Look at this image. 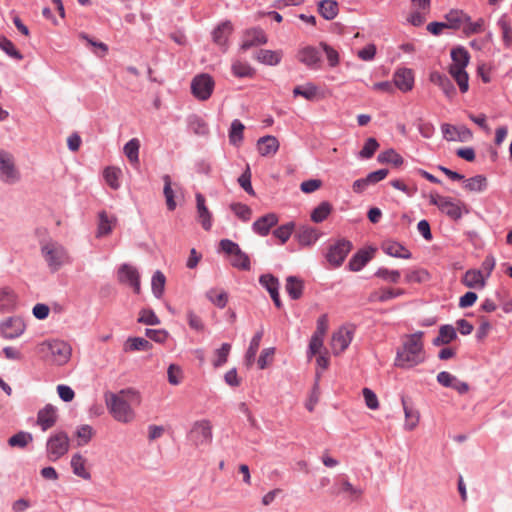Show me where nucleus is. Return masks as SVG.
Returning <instances> with one entry per match:
<instances>
[{
	"label": "nucleus",
	"mask_w": 512,
	"mask_h": 512,
	"mask_svg": "<svg viewBox=\"0 0 512 512\" xmlns=\"http://www.w3.org/2000/svg\"><path fill=\"white\" fill-rule=\"evenodd\" d=\"M297 59L310 69H317L321 63V55L313 46H306L298 50Z\"/></svg>",
	"instance_id": "f3484780"
},
{
	"label": "nucleus",
	"mask_w": 512,
	"mask_h": 512,
	"mask_svg": "<svg viewBox=\"0 0 512 512\" xmlns=\"http://www.w3.org/2000/svg\"><path fill=\"white\" fill-rule=\"evenodd\" d=\"M0 48L10 57L16 59V60H22L23 55L15 48L12 41H10L8 38L2 36L0 37Z\"/></svg>",
	"instance_id": "5fc2aeb1"
},
{
	"label": "nucleus",
	"mask_w": 512,
	"mask_h": 512,
	"mask_svg": "<svg viewBox=\"0 0 512 512\" xmlns=\"http://www.w3.org/2000/svg\"><path fill=\"white\" fill-rule=\"evenodd\" d=\"M189 129L198 136H205L209 132L207 123L197 116L190 118Z\"/></svg>",
	"instance_id": "49530a36"
},
{
	"label": "nucleus",
	"mask_w": 512,
	"mask_h": 512,
	"mask_svg": "<svg viewBox=\"0 0 512 512\" xmlns=\"http://www.w3.org/2000/svg\"><path fill=\"white\" fill-rule=\"evenodd\" d=\"M382 250L389 256L403 259H410V251L402 244L395 241H386L382 244Z\"/></svg>",
	"instance_id": "cd10ccee"
},
{
	"label": "nucleus",
	"mask_w": 512,
	"mask_h": 512,
	"mask_svg": "<svg viewBox=\"0 0 512 512\" xmlns=\"http://www.w3.org/2000/svg\"><path fill=\"white\" fill-rule=\"evenodd\" d=\"M118 280L120 283L130 286L136 294L140 293V275L135 267L123 264L118 270Z\"/></svg>",
	"instance_id": "4468645a"
},
{
	"label": "nucleus",
	"mask_w": 512,
	"mask_h": 512,
	"mask_svg": "<svg viewBox=\"0 0 512 512\" xmlns=\"http://www.w3.org/2000/svg\"><path fill=\"white\" fill-rule=\"evenodd\" d=\"M456 330L451 325H443L439 329L438 336L433 340V345L441 346L446 345L456 339Z\"/></svg>",
	"instance_id": "7c9ffc66"
},
{
	"label": "nucleus",
	"mask_w": 512,
	"mask_h": 512,
	"mask_svg": "<svg viewBox=\"0 0 512 512\" xmlns=\"http://www.w3.org/2000/svg\"><path fill=\"white\" fill-rule=\"evenodd\" d=\"M262 337H263L262 330L258 331L253 336V338L250 342L249 348L245 354V364L247 367H251L253 365Z\"/></svg>",
	"instance_id": "72a5a7b5"
},
{
	"label": "nucleus",
	"mask_w": 512,
	"mask_h": 512,
	"mask_svg": "<svg viewBox=\"0 0 512 512\" xmlns=\"http://www.w3.org/2000/svg\"><path fill=\"white\" fill-rule=\"evenodd\" d=\"M113 229V221L110 220L105 212L99 215V225L97 230V237L106 236L111 233Z\"/></svg>",
	"instance_id": "864d4df0"
},
{
	"label": "nucleus",
	"mask_w": 512,
	"mask_h": 512,
	"mask_svg": "<svg viewBox=\"0 0 512 512\" xmlns=\"http://www.w3.org/2000/svg\"><path fill=\"white\" fill-rule=\"evenodd\" d=\"M166 278L161 271H156L152 277L151 287L155 297L160 298L164 292Z\"/></svg>",
	"instance_id": "de8ad7c7"
},
{
	"label": "nucleus",
	"mask_w": 512,
	"mask_h": 512,
	"mask_svg": "<svg viewBox=\"0 0 512 512\" xmlns=\"http://www.w3.org/2000/svg\"><path fill=\"white\" fill-rule=\"evenodd\" d=\"M353 329L347 326L340 327L332 335L331 349L334 355L341 354L351 343Z\"/></svg>",
	"instance_id": "f8f14e48"
},
{
	"label": "nucleus",
	"mask_w": 512,
	"mask_h": 512,
	"mask_svg": "<svg viewBox=\"0 0 512 512\" xmlns=\"http://www.w3.org/2000/svg\"><path fill=\"white\" fill-rule=\"evenodd\" d=\"M188 438L195 447L207 446L212 442V424L208 420L196 421L189 434Z\"/></svg>",
	"instance_id": "0eeeda50"
},
{
	"label": "nucleus",
	"mask_w": 512,
	"mask_h": 512,
	"mask_svg": "<svg viewBox=\"0 0 512 512\" xmlns=\"http://www.w3.org/2000/svg\"><path fill=\"white\" fill-rule=\"evenodd\" d=\"M452 63L448 67V72L457 83L459 90L466 93L469 90V76L466 67L470 61L468 51L463 47H456L451 50Z\"/></svg>",
	"instance_id": "20e7f679"
},
{
	"label": "nucleus",
	"mask_w": 512,
	"mask_h": 512,
	"mask_svg": "<svg viewBox=\"0 0 512 512\" xmlns=\"http://www.w3.org/2000/svg\"><path fill=\"white\" fill-rule=\"evenodd\" d=\"M230 350L231 345L228 343H224L219 349L215 351V359L213 361L214 367H220L227 362Z\"/></svg>",
	"instance_id": "052dcab7"
},
{
	"label": "nucleus",
	"mask_w": 512,
	"mask_h": 512,
	"mask_svg": "<svg viewBox=\"0 0 512 512\" xmlns=\"http://www.w3.org/2000/svg\"><path fill=\"white\" fill-rule=\"evenodd\" d=\"M69 447L70 440L65 432H58L50 436L46 446L49 460L57 461L69 451Z\"/></svg>",
	"instance_id": "1a4fd4ad"
},
{
	"label": "nucleus",
	"mask_w": 512,
	"mask_h": 512,
	"mask_svg": "<svg viewBox=\"0 0 512 512\" xmlns=\"http://www.w3.org/2000/svg\"><path fill=\"white\" fill-rule=\"evenodd\" d=\"M138 321L146 325L160 324L159 318L151 309H143L140 311Z\"/></svg>",
	"instance_id": "774afa93"
},
{
	"label": "nucleus",
	"mask_w": 512,
	"mask_h": 512,
	"mask_svg": "<svg viewBox=\"0 0 512 512\" xmlns=\"http://www.w3.org/2000/svg\"><path fill=\"white\" fill-rule=\"evenodd\" d=\"M423 336L424 332L418 331L403 337L395 358L397 367L409 369L425 361Z\"/></svg>",
	"instance_id": "f03ea898"
},
{
	"label": "nucleus",
	"mask_w": 512,
	"mask_h": 512,
	"mask_svg": "<svg viewBox=\"0 0 512 512\" xmlns=\"http://www.w3.org/2000/svg\"><path fill=\"white\" fill-rule=\"evenodd\" d=\"M297 238L302 246H311L319 238L317 229L311 226H301L297 232Z\"/></svg>",
	"instance_id": "c756f323"
},
{
	"label": "nucleus",
	"mask_w": 512,
	"mask_h": 512,
	"mask_svg": "<svg viewBox=\"0 0 512 512\" xmlns=\"http://www.w3.org/2000/svg\"><path fill=\"white\" fill-rule=\"evenodd\" d=\"M244 129V125L238 119H235L231 123V127L229 130V140L231 144L238 145L242 141Z\"/></svg>",
	"instance_id": "c03bdc74"
},
{
	"label": "nucleus",
	"mask_w": 512,
	"mask_h": 512,
	"mask_svg": "<svg viewBox=\"0 0 512 512\" xmlns=\"http://www.w3.org/2000/svg\"><path fill=\"white\" fill-rule=\"evenodd\" d=\"M370 258L367 252H358L350 259L348 267L351 271H359L366 265Z\"/></svg>",
	"instance_id": "09e8293b"
},
{
	"label": "nucleus",
	"mask_w": 512,
	"mask_h": 512,
	"mask_svg": "<svg viewBox=\"0 0 512 512\" xmlns=\"http://www.w3.org/2000/svg\"><path fill=\"white\" fill-rule=\"evenodd\" d=\"M430 279L428 271L425 269H416L406 273L405 281L407 283H423Z\"/></svg>",
	"instance_id": "603ef678"
},
{
	"label": "nucleus",
	"mask_w": 512,
	"mask_h": 512,
	"mask_svg": "<svg viewBox=\"0 0 512 512\" xmlns=\"http://www.w3.org/2000/svg\"><path fill=\"white\" fill-rule=\"evenodd\" d=\"M402 406L405 414L404 428L408 431H412L419 424L420 414L418 410L414 409L411 405L407 403L405 397H402Z\"/></svg>",
	"instance_id": "393cba45"
},
{
	"label": "nucleus",
	"mask_w": 512,
	"mask_h": 512,
	"mask_svg": "<svg viewBox=\"0 0 512 512\" xmlns=\"http://www.w3.org/2000/svg\"><path fill=\"white\" fill-rule=\"evenodd\" d=\"M232 31V26L229 22L220 24L213 32V40L218 45H225Z\"/></svg>",
	"instance_id": "4c0bfd02"
},
{
	"label": "nucleus",
	"mask_w": 512,
	"mask_h": 512,
	"mask_svg": "<svg viewBox=\"0 0 512 512\" xmlns=\"http://www.w3.org/2000/svg\"><path fill=\"white\" fill-rule=\"evenodd\" d=\"M232 72L236 77H252L254 69L247 63L237 61L232 65Z\"/></svg>",
	"instance_id": "4d7b16f0"
},
{
	"label": "nucleus",
	"mask_w": 512,
	"mask_h": 512,
	"mask_svg": "<svg viewBox=\"0 0 512 512\" xmlns=\"http://www.w3.org/2000/svg\"><path fill=\"white\" fill-rule=\"evenodd\" d=\"M121 175L122 171L117 167L111 166L104 170V179L112 189H118L120 187L119 178Z\"/></svg>",
	"instance_id": "ea45409f"
},
{
	"label": "nucleus",
	"mask_w": 512,
	"mask_h": 512,
	"mask_svg": "<svg viewBox=\"0 0 512 512\" xmlns=\"http://www.w3.org/2000/svg\"><path fill=\"white\" fill-rule=\"evenodd\" d=\"M36 351L43 360L55 365H64L70 360L72 348L63 340L51 339L39 343Z\"/></svg>",
	"instance_id": "7ed1b4c3"
},
{
	"label": "nucleus",
	"mask_w": 512,
	"mask_h": 512,
	"mask_svg": "<svg viewBox=\"0 0 512 512\" xmlns=\"http://www.w3.org/2000/svg\"><path fill=\"white\" fill-rule=\"evenodd\" d=\"M484 19L479 18L477 21L472 22L471 19L464 24L463 32L467 35L479 34L484 31Z\"/></svg>",
	"instance_id": "13d9d810"
},
{
	"label": "nucleus",
	"mask_w": 512,
	"mask_h": 512,
	"mask_svg": "<svg viewBox=\"0 0 512 512\" xmlns=\"http://www.w3.org/2000/svg\"><path fill=\"white\" fill-rule=\"evenodd\" d=\"M377 160L379 163H382V164L383 163H391L395 166H400L403 164L402 156L400 154H398L393 149H388V150L381 152L378 155Z\"/></svg>",
	"instance_id": "79ce46f5"
},
{
	"label": "nucleus",
	"mask_w": 512,
	"mask_h": 512,
	"mask_svg": "<svg viewBox=\"0 0 512 512\" xmlns=\"http://www.w3.org/2000/svg\"><path fill=\"white\" fill-rule=\"evenodd\" d=\"M257 148L262 156L274 155L279 149V142L274 136H264L258 140Z\"/></svg>",
	"instance_id": "bb28decb"
},
{
	"label": "nucleus",
	"mask_w": 512,
	"mask_h": 512,
	"mask_svg": "<svg viewBox=\"0 0 512 512\" xmlns=\"http://www.w3.org/2000/svg\"><path fill=\"white\" fill-rule=\"evenodd\" d=\"M487 180L482 175H476L464 180V188L470 192H482L486 189Z\"/></svg>",
	"instance_id": "e433bc0d"
},
{
	"label": "nucleus",
	"mask_w": 512,
	"mask_h": 512,
	"mask_svg": "<svg viewBox=\"0 0 512 512\" xmlns=\"http://www.w3.org/2000/svg\"><path fill=\"white\" fill-rule=\"evenodd\" d=\"M379 147V143L375 138H368L364 147L359 152V156L363 159L371 158Z\"/></svg>",
	"instance_id": "e2e57ef3"
},
{
	"label": "nucleus",
	"mask_w": 512,
	"mask_h": 512,
	"mask_svg": "<svg viewBox=\"0 0 512 512\" xmlns=\"http://www.w3.org/2000/svg\"><path fill=\"white\" fill-rule=\"evenodd\" d=\"M163 181H164V189H163V193H164V196H165V199H166V205H167V208L170 210V211H173L175 208H176V202L174 200V192L171 188V178L169 175H164L163 176Z\"/></svg>",
	"instance_id": "3c124183"
},
{
	"label": "nucleus",
	"mask_w": 512,
	"mask_h": 512,
	"mask_svg": "<svg viewBox=\"0 0 512 512\" xmlns=\"http://www.w3.org/2000/svg\"><path fill=\"white\" fill-rule=\"evenodd\" d=\"M42 255L53 271H57L61 266L70 262V257L64 246L58 242L49 241L41 247Z\"/></svg>",
	"instance_id": "39448f33"
},
{
	"label": "nucleus",
	"mask_w": 512,
	"mask_h": 512,
	"mask_svg": "<svg viewBox=\"0 0 512 512\" xmlns=\"http://www.w3.org/2000/svg\"><path fill=\"white\" fill-rule=\"evenodd\" d=\"M26 329L24 321L20 317H9L0 323V334L6 339H14L21 336Z\"/></svg>",
	"instance_id": "ddd939ff"
},
{
	"label": "nucleus",
	"mask_w": 512,
	"mask_h": 512,
	"mask_svg": "<svg viewBox=\"0 0 512 512\" xmlns=\"http://www.w3.org/2000/svg\"><path fill=\"white\" fill-rule=\"evenodd\" d=\"M151 343L140 337L129 338L125 343V351H146L151 349Z\"/></svg>",
	"instance_id": "a19ab883"
},
{
	"label": "nucleus",
	"mask_w": 512,
	"mask_h": 512,
	"mask_svg": "<svg viewBox=\"0 0 512 512\" xmlns=\"http://www.w3.org/2000/svg\"><path fill=\"white\" fill-rule=\"evenodd\" d=\"M220 248L223 252L231 256V265L241 270L250 269V259L246 253H244L239 245L229 239H223L220 241Z\"/></svg>",
	"instance_id": "6e6552de"
},
{
	"label": "nucleus",
	"mask_w": 512,
	"mask_h": 512,
	"mask_svg": "<svg viewBox=\"0 0 512 512\" xmlns=\"http://www.w3.org/2000/svg\"><path fill=\"white\" fill-rule=\"evenodd\" d=\"M267 42V37L261 29H250L247 30L243 36L241 49L248 50L251 47L259 46Z\"/></svg>",
	"instance_id": "aec40b11"
},
{
	"label": "nucleus",
	"mask_w": 512,
	"mask_h": 512,
	"mask_svg": "<svg viewBox=\"0 0 512 512\" xmlns=\"http://www.w3.org/2000/svg\"><path fill=\"white\" fill-rule=\"evenodd\" d=\"M105 403L112 417L121 423H131L135 419L133 405L141 403L140 393L133 389H122L117 393L106 392L104 395Z\"/></svg>",
	"instance_id": "f257e3e1"
},
{
	"label": "nucleus",
	"mask_w": 512,
	"mask_h": 512,
	"mask_svg": "<svg viewBox=\"0 0 512 512\" xmlns=\"http://www.w3.org/2000/svg\"><path fill=\"white\" fill-rule=\"evenodd\" d=\"M332 206L329 202L320 203L311 213V220L315 223L323 222L331 213Z\"/></svg>",
	"instance_id": "58836bf2"
},
{
	"label": "nucleus",
	"mask_w": 512,
	"mask_h": 512,
	"mask_svg": "<svg viewBox=\"0 0 512 512\" xmlns=\"http://www.w3.org/2000/svg\"><path fill=\"white\" fill-rule=\"evenodd\" d=\"M375 276L378 278L383 279L384 281L390 282V283H398L400 280V272L398 270H389L387 268H379Z\"/></svg>",
	"instance_id": "bf43d9fd"
},
{
	"label": "nucleus",
	"mask_w": 512,
	"mask_h": 512,
	"mask_svg": "<svg viewBox=\"0 0 512 512\" xmlns=\"http://www.w3.org/2000/svg\"><path fill=\"white\" fill-rule=\"evenodd\" d=\"M196 206L198 219L202 225V227L208 231L212 226V215L205 204V198L202 194H196Z\"/></svg>",
	"instance_id": "4be33fe9"
},
{
	"label": "nucleus",
	"mask_w": 512,
	"mask_h": 512,
	"mask_svg": "<svg viewBox=\"0 0 512 512\" xmlns=\"http://www.w3.org/2000/svg\"><path fill=\"white\" fill-rule=\"evenodd\" d=\"M140 142L137 138L129 140L123 148L125 156L132 165H139Z\"/></svg>",
	"instance_id": "473e14b6"
},
{
	"label": "nucleus",
	"mask_w": 512,
	"mask_h": 512,
	"mask_svg": "<svg viewBox=\"0 0 512 512\" xmlns=\"http://www.w3.org/2000/svg\"><path fill=\"white\" fill-rule=\"evenodd\" d=\"M78 438V446L86 445L93 436V429L89 425H82L77 429L76 432Z\"/></svg>",
	"instance_id": "69168bd1"
},
{
	"label": "nucleus",
	"mask_w": 512,
	"mask_h": 512,
	"mask_svg": "<svg viewBox=\"0 0 512 512\" xmlns=\"http://www.w3.org/2000/svg\"><path fill=\"white\" fill-rule=\"evenodd\" d=\"M255 58L266 65H277L282 59L281 51L260 49L256 52Z\"/></svg>",
	"instance_id": "2f4dec72"
},
{
	"label": "nucleus",
	"mask_w": 512,
	"mask_h": 512,
	"mask_svg": "<svg viewBox=\"0 0 512 512\" xmlns=\"http://www.w3.org/2000/svg\"><path fill=\"white\" fill-rule=\"evenodd\" d=\"M470 20V16L462 10H451L445 15V25L450 29H459Z\"/></svg>",
	"instance_id": "a878e982"
},
{
	"label": "nucleus",
	"mask_w": 512,
	"mask_h": 512,
	"mask_svg": "<svg viewBox=\"0 0 512 512\" xmlns=\"http://www.w3.org/2000/svg\"><path fill=\"white\" fill-rule=\"evenodd\" d=\"M429 198L432 205L437 206L442 213L451 219L458 220L462 217V207H464V204L461 201H456L437 193L431 194Z\"/></svg>",
	"instance_id": "423d86ee"
},
{
	"label": "nucleus",
	"mask_w": 512,
	"mask_h": 512,
	"mask_svg": "<svg viewBox=\"0 0 512 512\" xmlns=\"http://www.w3.org/2000/svg\"><path fill=\"white\" fill-rule=\"evenodd\" d=\"M230 208L235 213V215L242 221H248L252 216L251 208L245 204L233 203L230 205Z\"/></svg>",
	"instance_id": "680f3d73"
},
{
	"label": "nucleus",
	"mask_w": 512,
	"mask_h": 512,
	"mask_svg": "<svg viewBox=\"0 0 512 512\" xmlns=\"http://www.w3.org/2000/svg\"><path fill=\"white\" fill-rule=\"evenodd\" d=\"M393 299L392 288H381L370 293L368 300L374 302H386Z\"/></svg>",
	"instance_id": "6e6d98bb"
},
{
	"label": "nucleus",
	"mask_w": 512,
	"mask_h": 512,
	"mask_svg": "<svg viewBox=\"0 0 512 512\" xmlns=\"http://www.w3.org/2000/svg\"><path fill=\"white\" fill-rule=\"evenodd\" d=\"M277 223L278 216L275 213H268L253 223V230L261 236H266Z\"/></svg>",
	"instance_id": "412c9836"
},
{
	"label": "nucleus",
	"mask_w": 512,
	"mask_h": 512,
	"mask_svg": "<svg viewBox=\"0 0 512 512\" xmlns=\"http://www.w3.org/2000/svg\"><path fill=\"white\" fill-rule=\"evenodd\" d=\"M207 298L217 307L224 308L228 301V295L225 291L219 289H210L206 293Z\"/></svg>",
	"instance_id": "37998d69"
},
{
	"label": "nucleus",
	"mask_w": 512,
	"mask_h": 512,
	"mask_svg": "<svg viewBox=\"0 0 512 512\" xmlns=\"http://www.w3.org/2000/svg\"><path fill=\"white\" fill-rule=\"evenodd\" d=\"M294 229V224L292 222L287 223L278 227L274 230V236L280 240L281 244H284L291 236Z\"/></svg>",
	"instance_id": "0e129e2a"
},
{
	"label": "nucleus",
	"mask_w": 512,
	"mask_h": 512,
	"mask_svg": "<svg viewBox=\"0 0 512 512\" xmlns=\"http://www.w3.org/2000/svg\"><path fill=\"white\" fill-rule=\"evenodd\" d=\"M462 283L468 288L482 289L486 285V279L483 271L477 269H470L465 272Z\"/></svg>",
	"instance_id": "5701e85b"
},
{
	"label": "nucleus",
	"mask_w": 512,
	"mask_h": 512,
	"mask_svg": "<svg viewBox=\"0 0 512 512\" xmlns=\"http://www.w3.org/2000/svg\"><path fill=\"white\" fill-rule=\"evenodd\" d=\"M167 376H168V382L171 385H178L181 383L182 378H183L182 369L176 364H171L168 367Z\"/></svg>",
	"instance_id": "338daca9"
},
{
	"label": "nucleus",
	"mask_w": 512,
	"mask_h": 512,
	"mask_svg": "<svg viewBox=\"0 0 512 512\" xmlns=\"http://www.w3.org/2000/svg\"><path fill=\"white\" fill-rule=\"evenodd\" d=\"M444 139L447 141L467 142L472 138V132L466 126H455L448 123L441 125Z\"/></svg>",
	"instance_id": "2eb2a0df"
},
{
	"label": "nucleus",
	"mask_w": 512,
	"mask_h": 512,
	"mask_svg": "<svg viewBox=\"0 0 512 512\" xmlns=\"http://www.w3.org/2000/svg\"><path fill=\"white\" fill-rule=\"evenodd\" d=\"M0 180L6 184H15L20 180L14 157L5 150H0Z\"/></svg>",
	"instance_id": "9d476101"
},
{
	"label": "nucleus",
	"mask_w": 512,
	"mask_h": 512,
	"mask_svg": "<svg viewBox=\"0 0 512 512\" xmlns=\"http://www.w3.org/2000/svg\"><path fill=\"white\" fill-rule=\"evenodd\" d=\"M293 95L295 97L302 96L307 100H313L317 95V87L311 83H307L304 86H296L293 89Z\"/></svg>",
	"instance_id": "8fccbe9b"
},
{
	"label": "nucleus",
	"mask_w": 512,
	"mask_h": 512,
	"mask_svg": "<svg viewBox=\"0 0 512 512\" xmlns=\"http://www.w3.org/2000/svg\"><path fill=\"white\" fill-rule=\"evenodd\" d=\"M351 250V243L346 240L332 245L326 254L327 261L334 267H339Z\"/></svg>",
	"instance_id": "dca6fc26"
},
{
	"label": "nucleus",
	"mask_w": 512,
	"mask_h": 512,
	"mask_svg": "<svg viewBox=\"0 0 512 512\" xmlns=\"http://www.w3.org/2000/svg\"><path fill=\"white\" fill-rule=\"evenodd\" d=\"M393 85L402 92H409L414 86V73L408 68H399L393 75Z\"/></svg>",
	"instance_id": "a211bd4d"
},
{
	"label": "nucleus",
	"mask_w": 512,
	"mask_h": 512,
	"mask_svg": "<svg viewBox=\"0 0 512 512\" xmlns=\"http://www.w3.org/2000/svg\"><path fill=\"white\" fill-rule=\"evenodd\" d=\"M86 458L80 453H75L71 458V468L73 473L85 480H89L91 478L90 472L86 469Z\"/></svg>",
	"instance_id": "c85d7f7f"
},
{
	"label": "nucleus",
	"mask_w": 512,
	"mask_h": 512,
	"mask_svg": "<svg viewBox=\"0 0 512 512\" xmlns=\"http://www.w3.org/2000/svg\"><path fill=\"white\" fill-rule=\"evenodd\" d=\"M303 281L296 276H289L286 279V291L292 299H299L303 293Z\"/></svg>",
	"instance_id": "f704fd0d"
},
{
	"label": "nucleus",
	"mask_w": 512,
	"mask_h": 512,
	"mask_svg": "<svg viewBox=\"0 0 512 512\" xmlns=\"http://www.w3.org/2000/svg\"><path fill=\"white\" fill-rule=\"evenodd\" d=\"M32 440H33V436L30 433L24 432V431H20V432L16 433L15 435H13L12 437L9 438L8 444L11 447L24 448L30 442H32Z\"/></svg>",
	"instance_id": "a18cd8bd"
},
{
	"label": "nucleus",
	"mask_w": 512,
	"mask_h": 512,
	"mask_svg": "<svg viewBox=\"0 0 512 512\" xmlns=\"http://www.w3.org/2000/svg\"><path fill=\"white\" fill-rule=\"evenodd\" d=\"M57 421V409L51 405L47 404L44 408L39 410L37 415V424L41 427L43 431L48 430L53 427Z\"/></svg>",
	"instance_id": "6ab92c4d"
},
{
	"label": "nucleus",
	"mask_w": 512,
	"mask_h": 512,
	"mask_svg": "<svg viewBox=\"0 0 512 512\" xmlns=\"http://www.w3.org/2000/svg\"><path fill=\"white\" fill-rule=\"evenodd\" d=\"M215 82L209 74H199L191 82V92L195 98L205 101L210 98Z\"/></svg>",
	"instance_id": "9b49d317"
},
{
	"label": "nucleus",
	"mask_w": 512,
	"mask_h": 512,
	"mask_svg": "<svg viewBox=\"0 0 512 512\" xmlns=\"http://www.w3.org/2000/svg\"><path fill=\"white\" fill-rule=\"evenodd\" d=\"M318 10L325 19L332 20L338 14V4L332 0H323L319 3Z\"/></svg>",
	"instance_id": "c9c22d12"
},
{
	"label": "nucleus",
	"mask_w": 512,
	"mask_h": 512,
	"mask_svg": "<svg viewBox=\"0 0 512 512\" xmlns=\"http://www.w3.org/2000/svg\"><path fill=\"white\" fill-rule=\"evenodd\" d=\"M17 305V295L9 287L0 288V311L10 312Z\"/></svg>",
	"instance_id": "b1692460"
}]
</instances>
